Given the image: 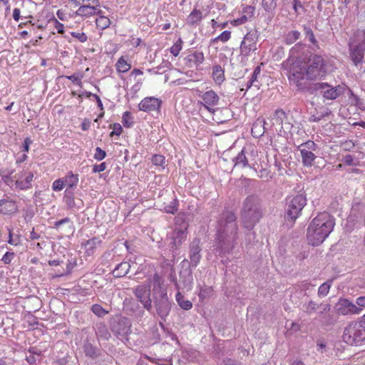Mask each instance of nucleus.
Instances as JSON below:
<instances>
[{"instance_id": "c85d7f7f", "label": "nucleus", "mask_w": 365, "mask_h": 365, "mask_svg": "<svg viewBox=\"0 0 365 365\" xmlns=\"http://www.w3.org/2000/svg\"><path fill=\"white\" fill-rule=\"evenodd\" d=\"M130 268V264L128 262H122L115 267L113 274L115 277H123L128 273Z\"/></svg>"}, {"instance_id": "e433bc0d", "label": "nucleus", "mask_w": 365, "mask_h": 365, "mask_svg": "<svg viewBox=\"0 0 365 365\" xmlns=\"http://www.w3.org/2000/svg\"><path fill=\"white\" fill-rule=\"evenodd\" d=\"M301 33L298 31L292 30L289 31L284 36V43L291 45L299 39Z\"/></svg>"}, {"instance_id": "412c9836", "label": "nucleus", "mask_w": 365, "mask_h": 365, "mask_svg": "<svg viewBox=\"0 0 365 365\" xmlns=\"http://www.w3.org/2000/svg\"><path fill=\"white\" fill-rule=\"evenodd\" d=\"M303 31L305 35V38L310 43L309 48L311 49V52H317L320 49V46L319 41L315 37L313 30L310 28V26L304 25Z\"/></svg>"}, {"instance_id": "6ab92c4d", "label": "nucleus", "mask_w": 365, "mask_h": 365, "mask_svg": "<svg viewBox=\"0 0 365 365\" xmlns=\"http://www.w3.org/2000/svg\"><path fill=\"white\" fill-rule=\"evenodd\" d=\"M200 96L203 101V102H200V103L210 113H214L216 110L212 107L218 104L220 100L218 95L213 90H210L200 95Z\"/></svg>"}, {"instance_id": "20e7f679", "label": "nucleus", "mask_w": 365, "mask_h": 365, "mask_svg": "<svg viewBox=\"0 0 365 365\" xmlns=\"http://www.w3.org/2000/svg\"><path fill=\"white\" fill-rule=\"evenodd\" d=\"M153 289V303L155 309L154 314L163 322H166L172 309V302L168 297L167 288L164 284V279L155 273L151 280ZM153 313V312H151Z\"/></svg>"}, {"instance_id": "f257e3e1", "label": "nucleus", "mask_w": 365, "mask_h": 365, "mask_svg": "<svg viewBox=\"0 0 365 365\" xmlns=\"http://www.w3.org/2000/svg\"><path fill=\"white\" fill-rule=\"evenodd\" d=\"M306 46L303 42H298L292 46L289 57L282 63V68L287 77H294L299 73L309 81L324 79L330 71L329 61L324 56L316 52L309 51L304 57L299 56V53Z\"/></svg>"}, {"instance_id": "0e129e2a", "label": "nucleus", "mask_w": 365, "mask_h": 365, "mask_svg": "<svg viewBox=\"0 0 365 365\" xmlns=\"http://www.w3.org/2000/svg\"><path fill=\"white\" fill-rule=\"evenodd\" d=\"M242 11L245 14L244 15H247L248 19H250L254 16L255 8L252 6H246Z\"/></svg>"}, {"instance_id": "4d7b16f0", "label": "nucleus", "mask_w": 365, "mask_h": 365, "mask_svg": "<svg viewBox=\"0 0 365 365\" xmlns=\"http://www.w3.org/2000/svg\"><path fill=\"white\" fill-rule=\"evenodd\" d=\"M231 37V32L229 31H224L221 34L213 39V42L220 41L223 43L227 42Z\"/></svg>"}, {"instance_id": "052dcab7", "label": "nucleus", "mask_w": 365, "mask_h": 365, "mask_svg": "<svg viewBox=\"0 0 365 365\" xmlns=\"http://www.w3.org/2000/svg\"><path fill=\"white\" fill-rule=\"evenodd\" d=\"M93 157L97 160H102L106 157V153L101 148L97 147Z\"/></svg>"}, {"instance_id": "4c0bfd02", "label": "nucleus", "mask_w": 365, "mask_h": 365, "mask_svg": "<svg viewBox=\"0 0 365 365\" xmlns=\"http://www.w3.org/2000/svg\"><path fill=\"white\" fill-rule=\"evenodd\" d=\"M331 114V110L329 108L323 109L322 111H317L316 114L312 115L309 118V122H319L322 119L326 118Z\"/></svg>"}, {"instance_id": "603ef678", "label": "nucleus", "mask_w": 365, "mask_h": 365, "mask_svg": "<svg viewBox=\"0 0 365 365\" xmlns=\"http://www.w3.org/2000/svg\"><path fill=\"white\" fill-rule=\"evenodd\" d=\"M302 148L310 150L311 152H314L317 149V145L312 140H307V142L302 143L298 147L299 150H302Z\"/></svg>"}, {"instance_id": "bb28decb", "label": "nucleus", "mask_w": 365, "mask_h": 365, "mask_svg": "<svg viewBox=\"0 0 365 365\" xmlns=\"http://www.w3.org/2000/svg\"><path fill=\"white\" fill-rule=\"evenodd\" d=\"M83 348L86 356L93 359H97L101 354V350L94 346L91 342L86 341Z\"/></svg>"}, {"instance_id": "f3484780", "label": "nucleus", "mask_w": 365, "mask_h": 365, "mask_svg": "<svg viewBox=\"0 0 365 365\" xmlns=\"http://www.w3.org/2000/svg\"><path fill=\"white\" fill-rule=\"evenodd\" d=\"M63 202L66 204L67 210H79L83 207V201L77 197L72 189H66L63 197Z\"/></svg>"}, {"instance_id": "ea45409f", "label": "nucleus", "mask_w": 365, "mask_h": 365, "mask_svg": "<svg viewBox=\"0 0 365 365\" xmlns=\"http://www.w3.org/2000/svg\"><path fill=\"white\" fill-rule=\"evenodd\" d=\"M98 16H99L96 20L97 27L102 30L106 29L110 26V20L108 17L102 15V14Z\"/></svg>"}, {"instance_id": "a878e982", "label": "nucleus", "mask_w": 365, "mask_h": 365, "mask_svg": "<svg viewBox=\"0 0 365 365\" xmlns=\"http://www.w3.org/2000/svg\"><path fill=\"white\" fill-rule=\"evenodd\" d=\"M301 153L302 163L304 167H312L317 156L314 152L302 148L299 150Z\"/></svg>"}, {"instance_id": "13d9d810", "label": "nucleus", "mask_w": 365, "mask_h": 365, "mask_svg": "<svg viewBox=\"0 0 365 365\" xmlns=\"http://www.w3.org/2000/svg\"><path fill=\"white\" fill-rule=\"evenodd\" d=\"M64 187L65 183L63 178L56 180L52 185V189L54 191H60L63 190Z\"/></svg>"}, {"instance_id": "79ce46f5", "label": "nucleus", "mask_w": 365, "mask_h": 365, "mask_svg": "<svg viewBox=\"0 0 365 365\" xmlns=\"http://www.w3.org/2000/svg\"><path fill=\"white\" fill-rule=\"evenodd\" d=\"M131 68V65L128 63L123 57H120L116 63V69L118 72L125 73Z\"/></svg>"}, {"instance_id": "3c124183", "label": "nucleus", "mask_w": 365, "mask_h": 365, "mask_svg": "<svg viewBox=\"0 0 365 365\" xmlns=\"http://www.w3.org/2000/svg\"><path fill=\"white\" fill-rule=\"evenodd\" d=\"M182 40L180 38H179L178 41L170 48V53L174 56L176 57L179 55L180 51L182 50Z\"/></svg>"}, {"instance_id": "9d476101", "label": "nucleus", "mask_w": 365, "mask_h": 365, "mask_svg": "<svg viewBox=\"0 0 365 365\" xmlns=\"http://www.w3.org/2000/svg\"><path fill=\"white\" fill-rule=\"evenodd\" d=\"M350 58L355 66L361 63L365 51V31H357L354 38L349 43Z\"/></svg>"}, {"instance_id": "6e6552de", "label": "nucleus", "mask_w": 365, "mask_h": 365, "mask_svg": "<svg viewBox=\"0 0 365 365\" xmlns=\"http://www.w3.org/2000/svg\"><path fill=\"white\" fill-rule=\"evenodd\" d=\"M343 341L351 346H359L365 342V324L359 322H351L345 327Z\"/></svg>"}, {"instance_id": "a18cd8bd", "label": "nucleus", "mask_w": 365, "mask_h": 365, "mask_svg": "<svg viewBox=\"0 0 365 365\" xmlns=\"http://www.w3.org/2000/svg\"><path fill=\"white\" fill-rule=\"evenodd\" d=\"M320 322L322 327H327L334 325L336 322V319L333 314L328 313L322 317Z\"/></svg>"}, {"instance_id": "8fccbe9b", "label": "nucleus", "mask_w": 365, "mask_h": 365, "mask_svg": "<svg viewBox=\"0 0 365 365\" xmlns=\"http://www.w3.org/2000/svg\"><path fill=\"white\" fill-rule=\"evenodd\" d=\"M122 123L125 128H130L133 125V117L129 111L124 112L122 117Z\"/></svg>"}, {"instance_id": "72a5a7b5", "label": "nucleus", "mask_w": 365, "mask_h": 365, "mask_svg": "<svg viewBox=\"0 0 365 365\" xmlns=\"http://www.w3.org/2000/svg\"><path fill=\"white\" fill-rule=\"evenodd\" d=\"M67 225V227L65 231L68 234H72L73 232L74 226L71 220L68 217H66L58 221L55 222L53 227L56 230H59L61 225Z\"/></svg>"}, {"instance_id": "2eb2a0df", "label": "nucleus", "mask_w": 365, "mask_h": 365, "mask_svg": "<svg viewBox=\"0 0 365 365\" xmlns=\"http://www.w3.org/2000/svg\"><path fill=\"white\" fill-rule=\"evenodd\" d=\"M323 86L321 95L324 98L327 100H335L339 96L344 94L346 89H349L351 96H354L356 99H358L356 96H354L352 91L349 89L346 85H337L336 86H332L327 83H323Z\"/></svg>"}, {"instance_id": "c03bdc74", "label": "nucleus", "mask_w": 365, "mask_h": 365, "mask_svg": "<svg viewBox=\"0 0 365 365\" xmlns=\"http://www.w3.org/2000/svg\"><path fill=\"white\" fill-rule=\"evenodd\" d=\"M188 60L196 65H200L204 61V54L202 52L195 51L187 56Z\"/></svg>"}, {"instance_id": "774afa93", "label": "nucleus", "mask_w": 365, "mask_h": 365, "mask_svg": "<svg viewBox=\"0 0 365 365\" xmlns=\"http://www.w3.org/2000/svg\"><path fill=\"white\" fill-rule=\"evenodd\" d=\"M66 78L71 80L73 83H76L79 86L81 85L82 76H79L78 74L74 73L71 76H66Z\"/></svg>"}, {"instance_id": "37998d69", "label": "nucleus", "mask_w": 365, "mask_h": 365, "mask_svg": "<svg viewBox=\"0 0 365 365\" xmlns=\"http://www.w3.org/2000/svg\"><path fill=\"white\" fill-rule=\"evenodd\" d=\"M331 282L332 280H328L319 286L318 289V296L319 297H324L327 296L331 286Z\"/></svg>"}, {"instance_id": "e2e57ef3", "label": "nucleus", "mask_w": 365, "mask_h": 365, "mask_svg": "<svg viewBox=\"0 0 365 365\" xmlns=\"http://www.w3.org/2000/svg\"><path fill=\"white\" fill-rule=\"evenodd\" d=\"M14 255H15L14 252H6L2 257L1 260L4 262V264H9L11 263V260L14 257Z\"/></svg>"}, {"instance_id": "ddd939ff", "label": "nucleus", "mask_w": 365, "mask_h": 365, "mask_svg": "<svg viewBox=\"0 0 365 365\" xmlns=\"http://www.w3.org/2000/svg\"><path fill=\"white\" fill-rule=\"evenodd\" d=\"M133 293L138 301L142 304L143 308L149 312H152L153 295L150 286L146 284L138 285L135 288Z\"/></svg>"}, {"instance_id": "69168bd1", "label": "nucleus", "mask_w": 365, "mask_h": 365, "mask_svg": "<svg viewBox=\"0 0 365 365\" xmlns=\"http://www.w3.org/2000/svg\"><path fill=\"white\" fill-rule=\"evenodd\" d=\"M71 36H73L74 38H76L79 40L80 42H85L87 41V36L86 35L85 33L83 32H81V33H79V32H71Z\"/></svg>"}, {"instance_id": "9b49d317", "label": "nucleus", "mask_w": 365, "mask_h": 365, "mask_svg": "<svg viewBox=\"0 0 365 365\" xmlns=\"http://www.w3.org/2000/svg\"><path fill=\"white\" fill-rule=\"evenodd\" d=\"M300 73H297L294 77H287L289 83L291 86L296 88L298 91L306 92L312 95H318L322 93L324 82L322 83H307V78H303Z\"/></svg>"}, {"instance_id": "4468645a", "label": "nucleus", "mask_w": 365, "mask_h": 365, "mask_svg": "<svg viewBox=\"0 0 365 365\" xmlns=\"http://www.w3.org/2000/svg\"><path fill=\"white\" fill-rule=\"evenodd\" d=\"M258 36V32L255 29L250 31L245 36L240 47L241 55L247 57L252 51H255L257 49Z\"/></svg>"}, {"instance_id": "393cba45", "label": "nucleus", "mask_w": 365, "mask_h": 365, "mask_svg": "<svg viewBox=\"0 0 365 365\" xmlns=\"http://www.w3.org/2000/svg\"><path fill=\"white\" fill-rule=\"evenodd\" d=\"M102 240L99 237H94L83 243L82 246L84 247V250L88 255H92L97 246H99Z\"/></svg>"}, {"instance_id": "423d86ee", "label": "nucleus", "mask_w": 365, "mask_h": 365, "mask_svg": "<svg viewBox=\"0 0 365 365\" xmlns=\"http://www.w3.org/2000/svg\"><path fill=\"white\" fill-rule=\"evenodd\" d=\"M307 201L306 195L304 193H299L286 199L284 220L287 225H294L296 220L301 215Z\"/></svg>"}, {"instance_id": "864d4df0", "label": "nucleus", "mask_w": 365, "mask_h": 365, "mask_svg": "<svg viewBox=\"0 0 365 365\" xmlns=\"http://www.w3.org/2000/svg\"><path fill=\"white\" fill-rule=\"evenodd\" d=\"M258 176L261 179H264L266 181H269V180L272 179L273 174L271 173L269 170L262 168L259 170Z\"/></svg>"}, {"instance_id": "cd10ccee", "label": "nucleus", "mask_w": 365, "mask_h": 365, "mask_svg": "<svg viewBox=\"0 0 365 365\" xmlns=\"http://www.w3.org/2000/svg\"><path fill=\"white\" fill-rule=\"evenodd\" d=\"M212 77L218 85H220L225 80V71L220 65H215L212 67Z\"/></svg>"}, {"instance_id": "473e14b6", "label": "nucleus", "mask_w": 365, "mask_h": 365, "mask_svg": "<svg viewBox=\"0 0 365 365\" xmlns=\"http://www.w3.org/2000/svg\"><path fill=\"white\" fill-rule=\"evenodd\" d=\"M232 160L235 163V167L245 168L249 166L248 159L245 155V149H242Z\"/></svg>"}, {"instance_id": "b1692460", "label": "nucleus", "mask_w": 365, "mask_h": 365, "mask_svg": "<svg viewBox=\"0 0 365 365\" xmlns=\"http://www.w3.org/2000/svg\"><path fill=\"white\" fill-rule=\"evenodd\" d=\"M94 329L97 339L99 341H108L111 337L110 333L104 322L96 323Z\"/></svg>"}, {"instance_id": "a211bd4d", "label": "nucleus", "mask_w": 365, "mask_h": 365, "mask_svg": "<svg viewBox=\"0 0 365 365\" xmlns=\"http://www.w3.org/2000/svg\"><path fill=\"white\" fill-rule=\"evenodd\" d=\"M162 101L155 97H145L138 104L140 110L151 113L156 112L158 114L160 113L162 106Z\"/></svg>"}, {"instance_id": "39448f33", "label": "nucleus", "mask_w": 365, "mask_h": 365, "mask_svg": "<svg viewBox=\"0 0 365 365\" xmlns=\"http://www.w3.org/2000/svg\"><path fill=\"white\" fill-rule=\"evenodd\" d=\"M242 226L252 230L263 216L262 199L257 195H250L244 200L241 210Z\"/></svg>"}, {"instance_id": "a19ab883", "label": "nucleus", "mask_w": 365, "mask_h": 365, "mask_svg": "<svg viewBox=\"0 0 365 365\" xmlns=\"http://www.w3.org/2000/svg\"><path fill=\"white\" fill-rule=\"evenodd\" d=\"M262 6L267 13L274 14L277 7V0H262Z\"/></svg>"}, {"instance_id": "4be33fe9", "label": "nucleus", "mask_w": 365, "mask_h": 365, "mask_svg": "<svg viewBox=\"0 0 365 365\" xmlns=\"http://www.w3.org/2000/svg\"><path fill=\"white\" fill-rule=\"evenodd\" d=\"M18 210V206L15 201L9 199L0 200V213L3 215H11Z\"/></svg>"}, {"instance_id": "c9c22d12", "label": "nucleus", "mask_w": 365, "mask_h": 365, "mask_svg": "<svg viewBox=\"0 0 365 365\" xmlns=\"http://www.w3.org/2000/svg\"><path fill=\"white\" fill-rule=\"evenodd\" d=\"M145 309L140 307L138 303L131 304L130 315L136 319L140 320L145 315Z\"/></svg>"}, {"instance_id": "5fc2aeb1", "label": "nucleus", "mask_w": 365, "mask_h": 365, "mask_svg": "<svg viewBox=\"0 0 365 365\" xmlns=\"http://www.w3.org/2000/svg\"><path fill=\"white\" fill-rule=\"evenodd\" d=\"M341 161L349 166L357 165L359 163V161L351 155H346L343 157Z\"/></svg>"}, {"instance_id": "f704fd0d", "label": "nucleus", "mask_w": 365, "mask_h": 365, "mask_svg": "<svg viewBox=\"0 0 365 365\" xmlns=\"http://www.w3.org/2000/svg\"><path fill=\"white\" fill-rule=\"evenodd\" d=\"M175 299L181 309L184 310H190L192 309V303L190 300L185 299L184 296L180 292H177Z\"/></svg>"}, {"instance_id": "6e6d98bb", "label": "nucleus", "mask_w": 365, "mask_h": 365, "mask_svg": "<svg viewBox=\"0 0 365 365\" xmlns=\"http://www.w3.org/2000/svg\"><path fill=\"white\" fill-rule=\"evenodd\" d=\"M286 118V113L282 109H277L274 113V119L278 124H282Z\"/></svg>"}, {"instance_id": "58836bf2", "label": "nucleus", "mask_w": 365, "mask_h": 365, "mask_svg": "<svg viewBox=\"0 0 365 365\" xmlns=\"http://www.w3.org/2000/svg\"><path fill=\"white\" fill-rule=\"evenodd\" d=\"M213 294V289L212 287L204 285L200 287L198 297L200 300L203 301L205 299L210 298Z\"/></svg>"}, {"instance_id": "bf43d9fd", "label": "nucleus", "mask_w": 365, "mask_h": 365, "mask_svg": "<svg viewBox=\"0 0 365 365\" xmlns=\"http://www.w3.org/2000/svg\"><path fill=\"white\" fill-rule=\"evenodd\" d=\"M165 158L162 155H154L152 158V163L155 165L162 166L164 165Z\"/></svg>"}, {"instance_id": "5701e85b", "label": "nucleus", "mask_w": 365, "mask_h": 365, "mask_svg": "<svg viewBox=\"0 0 365 365\" xmlns=\"http://www.w3.org/2000/svg\"><path fill=\"white\" fill-rule=\"evenodd\" d=\"M99 6L93 5L81 6L76 11V14L81 16H91L92 15H100L103 11L98 9Z\"/></svg>"}, {"instance_id": "0eeeda50", "label": "nucleus", "mask_w": 365, "mask_h": 365, "mask_svg": "<svg viewBox=\"0 0 365 365\" xmlns=\"http://www.w3.org/2000/svg\"><path fill=\"white\" fill-rule=\"evenodd\" d=\"M188 223L182 222L180 227H175L167 235L168 247L171 252L173 259L179 254V250L187 239Z\"/></svg>"}, {"instance_id": "1a4fd4ad", "label": "nucleus", "mask_w": 365, "mask_h": 365, "mask_svg": "<svg viewBox=\"0 0 365 365\" xmlns=\"http://www.w3.org/2000/svg\"><path fill=\"white\" fill-rule=\"evenodd\" d=\"M110 331L123 343L129 341V335L132 333L131 320L122 315L112 317L109 322Z\"/></svg>"}, {"instance_id": "f8f14e48", "label": "nucleus", "mask_w": 365, "mask_h": 365, "mask_svg": "<svg viewBox=\"0 0 365 365\" xmlns=\"http://www.w3.org/2000/svg\"><path fill=\"white\" fill-rule=\"evenodd\" d=\"M181 269L179 273V280L173 279L176 288L180 289H185L190 291L192 288L193 277L191 267L188 263V259H184L181 264Z\"/></svg>"}, {"instance_id": "09e8293b", "label": "nucleus", "mask_w": 365, "mask_h": 365, "mask_svg": "<svg viewBox=\"0 0 365 365\" xmlns=\"http://www.w3.org/2000/svg\"><path fill=\"white\" fill-rule=\"evenodd\" d=\"M91 311L94 314H96L98 317H103L107 314H108V311L106 310L102 307V306L98 304L92 305Z\"/></svg>"}, {"instance_id": "f03ea898", "label": "nucleus", "mask_w": 365, "mask_h": 365, "mask_svg": "<svg viewBox=\"0 0 365 365\" xmlns=\"http://www.w3.org/2000/svg\"><path fill=\"white\" fill-rule=\"evenodd\" d=\"M236 214L225 210L217 219L214 250L220 257L230 254L237 245L239 226Z\"/></svg>"}, {"instance_id": "338daca9", "label": "nucleus", "mask_w": 365, "mask_h": 365, "mask_svg": "<svg viewBox=\"0 0 365 365\" xmlns=\"http://www.w3.org/2000/svg\"><path fill=\"white\" fill-rule=\"evenodd\" d=\"M274 166L277 168L279 175H283L284 173H287V170L284 168H283L282 163L278 161L276 157L274 158Z\"/></svg>"}, {"instance_id": "7c9ffc66", "label": "nucleus", "mask_w": 365, "mask_h": 365, "mask_svg": "<svg viewBox=\"0 0 365 365\" xmlns=\"http://www.w3.org/2000/svg\"><path fill=\"white\" fill-rule=\"evenodd\" d=\"M34 174L32 172H29L24 180L19 178L16 181V187L21 190H26L31 187V182L33 181Z\"/></svg>"}, {"instance_id": "680f3d73", "label": "nucleus", "mask_w": 365, "mask_h": 365, "mask_svg": "<svg viewBox=\"0 0 365 365\" xmlns=\"http://www.w3.org/2000/svg\"><path fill=\"white\" fill-rule=\"evenodd\" d=\"M110 128H113V131L110 133V136L114 135H120L122 133L123 128L122 126L119 123H114L110 125Z\"/></svg>"}, {"instance_id": "49530a36", "label": "nucleus", "mask_w": 365, "mask_h": 365, "mask_svg": "<svg viewBox=\"0 0 365 365\" xmlns=\"http://www.w3.org/2000/svg\"><path fill=\"white\" fill-rule=\"evenodd\" d=\"M319 307V304L313 300H310L307 304L304 305V312L310 315L316 312L317 309Z\"/></svg>"}, {"instance_id": "dca6fc26", "label": "nucleus", "mask_w": 365, "mask_h": 365, "mask_svg": "<svg viewBox=\"0 0 365 365\" xmlns=\"http://www.w3.org/2000/svg\"><path fill=\"white\" fill-rule=\"evenodd\" d=\"M200 243V240L197 237H195L192 240L189 245L188 257L190 260H188V263L193 267H195L198 265L202 258V248Z\"/></svg>"}, {"instance_id": "2f4dec72", "label": "nucleus", "mask_w": 365, "mask_h": 365, "mask_svg": "<svg viewBox=\"0 0 365 365\" xmlns=\"http://www.w3.org/2000/svg\"><path fill=\"white\" fill-rule=\"evenodd\" d=\"M65 183V186H67L66 189L73 190L78 183V175L73 174L71 171L68 173L67 175L63 178Z\"/></svg>"}, {"instance_id": "c756f323", "label": "nucleus", "mask_w": 365, "mask_h": 365, "mask_svg": "<svg viewBox=\"0 0 365 365\" xmlns=\"http://www.w3.org/2000/svg\"><path fill=\"white\" fill-rule=\"evenodd\" d=\"M203 18L200 10L195 8L187 18V23L190 25H199Z\"/></svg>"}, {"instance_id": "7ed1b4c3", "label": "nucleus", "mask_w": 365, "mask_h": 365, "mask_svg": "<svg viewBox=\"0 0 365 365\" xmlns=\"http://www.w3.org/2000/svg\"><path fill=\"white\" fill-rule=\"evenodd\" d=\"M335 225L334 219L328 212H322L309 223L307 238L309 245L319 246L329 235Z\"/></svg>"}, {"instance_id": "aec40b11", "label": "nucleus", "mask_w": 365, "mask_h": 365, "mask_svg": "<svg viewBox=\"0 0 365 365\" xmlns=\"http://www.w3.org/2000/svg\"><path fill=\"white\" fill-rule=\"evenodd\" d=\"M337 312L343 315L359 314L361 309L357 307L354 304L347 299L341 298L335 306Z\"/></svg>"}, {"instance_id": "de8ad7c7", "label": "nucleus", "mask_w": 365, "mask_h": 365, "mask_svg": "<svg viewBox=\"0 0 365 365\" xmlns=\"http://www.w3.org/2000/svg\"><path fill=\"white\" fill-rule=\"evenodd\" d=\"M178 200L176 198L173 199L168 205L165 206L164 210L167 213L175 214L178 211Z\"/></svg>"}]
</instances>
